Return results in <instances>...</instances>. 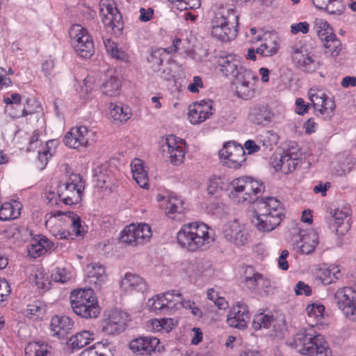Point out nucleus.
<instances>
[{
  "label": "nucleus",
  "mask_w": 356,
  "mask_h": 356,
  "mask_svg": "<svg viewBox=\"0 0 356 356\" xmlns=\"http://www.w3.org/2000/svg\"><path fill=\"white\" fill-rule=\"evenodd\" d=\"M286 345L307 356H332L327 342L323 336L312 327L300 330L293 337L288 339Z\"/></svg>",
  "instance_id": "nucleus-1"
},
{
  "label": "nucleus",
  "mask_w": 356,
  "mask_h": 356,
  "mask_svg": "<svg viewBox=\"0 0 356 356\" xmlns=\"http://www.w3.org/2000/svg\"><path fill=\"white\" fill-rule=\"evenodd\" d=\"M178 244L190 252L203 250L213 242L209 227L198 222L184 224L177 234Z\"/></svg>",
  "instance_id": "nucleus-2"
},
{
  "label": "nucleus",
  "mask_w": 356,
  "mask_h": 356,
  "mask_svg": "<svg viewBox=\"0 0 356 356\" xmlns=\"http://www.w3.org/2000/svg\"><path fill=\"white\" fill-rule=\"evenodd\" d=\"M238 26V15L234 9L220 6L214 11L211 21L213 38L223 42H229L236 37Z\"/></svg>",
  "instance_id": "nucleus-3"
},
{
  "label": "nucleus",
  "mask_w": 356,
  "mask_h": 356,
  "mask_svg": "<svg viewBox=\"0 0 356 356\" xmlns=\"http://www.w3.org/2000/svg\"><path fill=\"white\" fill-rule=\"evenodd\" d=\"M229 197L237 204H252L258 200L259 195L264 191L262 183L250 177L234 179Z\"/></svg>",
  "instance_id": "nucleus-4"
},
{
  "label": "nucleus",
  "mask_w": 356,
  "mask_h": 356,
  "mask_svg": "<svg viewBox=\"0 0 356 356\" xmlns=\"http://www.w3.org/2000/svg\"><path fill=\"white\" fill-rule=\"evenodd\" d=\"M70 298L71 307L76 315L91 318H96L99 314L100 308L92 289L74 290L71 292Z\"/></svg>",
  "instance_id": "nucleus-5"
},
{
  "label": "nucleus",
  "mask_w": 356,
  "mask_h": 356,
  "mask_svg": "<svg viewBox=\"0 0 356 356\" xmlns=\"http://www.w3.org/2000/svg\"><path fill=\"white\" fill-rule=\"evenodd\" d=\"M85 189V181L79 174H72L63 184L58 186V197L67 205L79 203Z\"/></svg>",
  "instance_id": "nucleus-6"
},
{
  "label": "nucleus",
  "mask_w": 356,
  "mask_h": 356,
  "mask_svg": "<svg viewBox=\"0 0 356 356\" xmlns=\"http://www.w3.org/2000/svg\"><path fill=\"white\" fill-rule=\"evenodd\" d=\"M71 44L82 58H90L95 52V46L87 29L81 25L74 24L69 29Z\"/></svg>",
  "instance_id": "nucleus-7"
},
{
  "label": "nucleus",
  "mask_w": 356,
  "mask_h": 356,
  "mask_svg": "<svg viewBox=\"0 0 356 356\" xmlns=\"http://www.w3.org/2000/svg\"><path fill=\"white\" fill-rule=\"evenodd\" d=\"M308 97L316 115L322 116L325 120L332 117L336 106L334 101L323 90L318 88H310Z\"/></svg>",
  "instance_id": "nucleus-8"
},
{
  "label": "nucleus",
  "mask_w": 356,
  "mask_h": 356,
  "mask_svg": "<svg viewBox=\"0 0 356 356\" xmlns=\"http://www.w3.org/2000/svg\"><path fill=\"white\" fill-rule=\"evenodd\" d=\"M99 15L105 26L111 28L114 34H120L123 29L122 16L113 0H101Z\"/></svg>",
  "instance_id": "nucleus-9"
},
{
  "label": "nucleus",
  "mask_w": 356,
  "mask_h": 356,
  "mask_svg": "<svg viewBox=\"0 0 356 356\" xmlns=\"http://www.w3.org/2000/svg\"><path fill=\"white\" fill-rule=\"evenodd\" d=\"M335 302L350 321H356V291L351 287L339 289L334 294Z\"/></svg>",
  "instance_id": "nucleus-10"
},
{
  "label": "nucleus",
  "mask_w": 356,
  "mask_h": 356,
  "mask_svg": "<svg viewBox=\"0 0 356 356\" xmlns=\"http://www.w3.org/2000/svg\"><path fill=\"white\" fill-rule=\"evenodd\" d=\"M152 236L150 227L145 223L138 225L131 224L126 227L121 234L122 242L135 247L149 241Z\"/></svg>",
  "instance_id": "nucleus-11"
},
{
  "label": "nucleus",
  "mask_w": 356,
  "mask_h": 356,
  "mask_svg": "<svg viewBox=\"0 0 356 356\" xmlns=\"http://www.w3.org/2000/svg\"><path fill=\"white\" fill-rule=\"evenodd\" d=\"M222 235L226 241L236 246L244 245L250 238L247 225L238 220L227 222L222 227Z\"/></svg>",
  "instance_id": "nucleus-12"
},
{
  "label": "nucleus",
  "mask_w": 356,
  "mask_h": 356,
  "mask_svg": "<svg viewBox=\"0 0 356 356\" xmlns=\"http://www.w3.org/2000/svg\"><path fill=\"white\" fill-rule=\"evenodd\" d=\"M234 78L237 95L244 99L252 98L255 92L254 85L258 79L257 74L244 67Z\"/></svg>",
  "instance_id": "nucleus-13"
},
{
  "label": "nucleus",
  "mask_w": 356,
  "mask_h": 356,
  "mask_svg": "<svg viewBox=\"0 0 356 356\" xmlns=\"http://www.w3.org/2000/svg\"><path fill=\"white\" fill-rule=\"evenodd\" d=\"M162 151L166 158L175 165H180L185 158V144L181 140H177L174 135H169L162 145Z\"/></svg>",
  "instance_id": "nucleus-14"
},
{
  "label": "nucleus",
  "mask_w": 356,
  "mask_h": 356,
  "mask_svg": "<svg viewBox=\"0 0 356 356\" xmlns=\"http://www.w3.org/2000/svg\"><path fill=\"white\" fill-rule=\"evenodd\" d=\"M221 159L225 161L226 165L231 168L238 169L245 161V150L241 145H237L233 142L225 143L219 151Z\"/></svg>",
  "instance_id": "nucleus-15"
},
{
  "label": "nucleus",
  "mask_w": 356,
  "mask_h": 356,
  "mask_svg": "<svg viewBox=\"0 0 356 356\" xmlns=\"http://www.w3.org/2000/svg\"><path fill=\"white\" fill-rule=\"evenodd\" d=\"M213 113V101L202 99L189 106L188 118L191 124H199L210 118Z\"/></svg>",
  "instance_id": "nucleus-16"
},
{
  "label": "nucleus",
  "mask_w": 356,
  "mask_h": 356,
  "mask_svg": "<svg viewBox=\"0 0 356 356\" xmlns=\"http://www.w3.org/2000/svg\"><path fill=\"white\" fill-rule=\"evenodd\" d=\"M102 331L107 334H116L125 330L128 316L118 309H113L106 314Z\"/></svg>",
  "instance_id": "nucleus-17"
},
{
  "label": "nucleus",
  "mask_w": 356,
  "mask_h": 356,
  "mask_svg": "<svg viewBox=\"0 0 356 356\" xmlns=\"http://www.w3.org/2000/svg\"><path fill=\"white\" fill-rule=\"evenodd\" d=\"M249 320L250 313L248 306L242 302H238L230 309L227 314V323L230 327L244 329L247 327Z\"/></svg>",
  "instance_id": "nucleus-18"
},
{
  "label": "nucleus",
  "mask_w": 356,
  "mask_h": 356,
  "mask_svg": "<svg viewBox=\"0 0 356 356\" xmlns=\"http://www.w3.org/2000/svg\"><path fill=\"white\" fill-rule=\"evenodd\" d=\"M262 41L259 47L257 48L256 52L264 57H270L275 55L279 49V38L276 33H265L263 37L258 35L252 40V42Z\"/></svg>",
  "instance_id": "nucleus-19"
},
{
  "label": "nucleus",
  "mask_w": 356,
  "mask_h": 356,
  "mask_svg": "<svg viewBox=\"0 0 356 356\" xmlns=\"http://www.w3.org/2000/svg\"><path fill=\"white\" fill-rule=\"evenodd\" d=\"M173 299V291H168L161 295H157L155 297L151 298L148 301V307L149 310L156 313H168L172 312L175 309L176 305H178Z\"/></svg>",
  "instance_id": "nucleus-20"
},
{
  "label": "nucleus",
  "mask_w": 356,
  "mask_h": 356,
  "mask_svg": "<svg viewBox=\"0 0 356 356\" xmlns=\"http://www.w3.org/2000/svg\"><path fill=\"white\" fill-rule=\"evenodd\" d=\"M292 60L296 67L305 72H314L321 66V63L307 54L305 47L294 50Z\"/></svg>",
  "instance_id": "nucleus-21"
},
{
  "label": "nucleus",
  "mask_w": 356,
  "mask_h": 356,
  "mask_svg": "<svg viewBox=\"0 0 356 356\" xmlns=\"http://www.w3.org/2000/svg\"><path fill=\"white\" fill-rule=\"evenodd\" d=\"M159 340L154 337H141L132 340L129 343L130 349L141 355H150L152 353L159 351Z\"/></svg>",
  "instance_id": "nucleus-22"
},
{
  "label": "nucleus",
  "mask_w": 356,
  "mask_h": 356,
  "mask_svg": "<svg viewBox=\"0 0 356 356\" xmlns=\"http://www.w3.org/2000/svg\"><path fill=\"white\" fill-rule=\"evenodd\" d=\"M88 129L85 126L72 127L65 136L64 143L70 148L86 147L88 143Z\"/></svg>",
  "instance_id": "nucleus-23"
},
{
  "label": "nucleus",
  "mask_w": 356,
  "mask_h": 356,
  "mask_svg": "<svg viewBox=\"0 0 356 356\" xmlns=\"http://www.w3.org/2000/svg\"><path fill=\"white\" fill-rule=\"evenodd\" d=\"M73 327V321L66 316H54L51 320L50 328L52 335L59 339L65 338L71 332Z\"/></svg>",
  "instance_id": "nucleus-24"
},
{
  "label": "nucleus",
  "mask_w": 356,
  "mask_h": 356,
  "mask_svg": "<svg viewBox=\"0 0 356 356\" xmlns=\"http://www.w3.org/2000/svg\"><path fill=\"white\" fill-rule=\"evenodd\" d=\"M220 70L227 76L235 77L244 68L241 59L234 54L221 56L218 60Z\"/></svg>",
  "instance_id": "nucleus-25"
},
{
  "label": "nucleus",
  "mask_w": 356,
  "mask_h": 356,
  "mask_svg": "<svg viewBox=\"0 0 356 356\" xmlns=\"http://www.w3.org/2000/svg\"><path fill=\"white\" fill-rule=\"evenodd\" d=\"M258 201V212L266 213L269 216L281 217L283 218L284 209L279 200L273 197H266Z\"/></svg>",
  "instance_id": "nucleus-26"
},
{
  "label": "nucleus",
  "mask_w": 356,
  "mask_h": 356,
  "mask_svg": "<svg viewBox=\"0 0 356 356\" xmlns=\"http://www.w3.org/2000/svg\"><path fill=\"white\" fill-rule=\"evenodd\" d=\"M299 156L300 152L298 147L288 149L283 152L277 167L279 166L280 170L285 174L292 172L299 163Z\"/></svg>",
  "instance_id": "nucleus-27"
},
{
  "label": "nucleus",
  "mask_w": 356,
  "mask_h": 356,
  "mask_svg": "<svg viewBox=\"0 0 356 356\" xmlns=\"http://www.w3.org/2000/svg\"><path fill=\"white\" fill-rule=\"evenodd\" d=\"M273 112L265 106L254 105L250 107L248 120L257 125H266L273 118Z\"/></svg>",
  "instance_id": "nucleus-28"
},
{
  "label": "nucleus",
  "mask_w": 356,
  "mask_h": 356,
  "mask_svg": "<svg viewBox=\"0 0 356 356\" xmlns=\"http://www.w3.org/2000/svg\"><path fill=\"white\" fill-rule=\"evenodd\" d=\"M160 206L163 207L168 217L177 220L181 219L185 211L183 200L175 195H169L165 205L163 206V204H161Z\"/></svg>",
  "instance_id": "nucleus-29"
},
{
  "label": "nucleus",
  "mask_w": 356,
  "mask_h": 356,
  "mask_svg": "<svg viewBox=\"0 0 356 356\" xmlns=\"http://www.w3.org/2000/svg\"><path fill=\"white\" fill-rule=\"evenodd\" d=\"M88 282L97 287H100L106 280L105 268L99 263L88 264L86 268Z\"/></svg>",
  "instance_id": "nucleus-30"
},
{
  "label": "nucleus",
  "mask_w": 356,
  "mask_h": 356,
  "mask_svg": "<svg viewBox=\"0 0 356 356\" xmlns=\"http://www.w3.org/2000/svg\"><path fill=\"white\" fill-rule=\"evenodd\" d=\"M121 288L127 293L132 291L143 292L147 290V286L144 279L140 276L127 273L120 283Z\"/></svg>",
  "instance_id": "nucleus-31"
},
{
  "label": "nucleus",
  "mask_w": 356,
  "mask_h": 356,
  "mask_svg": "<svg viewBox=\"0 0 356 356\" xmlns=\"http://www.w3.org/2000/svg\"><path fill=\"white\" fill-rule=\"evenodd\" d=\"M282 219L281 217L258 212L253 222L258 230L271 232L280 224Z\"/></svg>",
  "instance_id": "nucleus-32"
},
{
  "label": "nucleus",
  "mask_w": 356,
  "mask_h": 356,
  "mask_svg": "<svg viewBox=\"0 0 356 356\" xmlns=\"http://www.w3.org/2000/svg\"><path fill=\"white\" fill-rule=\"evenodd\" d=\"M64 214V213L57 211L55 212H51L47 215L49 216V218L46 220V225L51 222L52 218H56L57 216ZM65 215L69 219L71 224V228L74 232V235L76 236H83L86 231L84 227L81 225V220L80 217L74 214L73 212L65 213Z\"/></svg>",
  "instance_id": "nucleus-33"
},
{
  "label": "nucleus",
  "mask_w": 356,
  "mask_h": 356,
  "mask_svg": "<svg viewBox=\"0 0 356 356\" xmlns=\"http://www.w3.org/2000/svg\"><path fill=\"white\" fill-rule=\"evenodd\" d=\"M133 179L143 188L149 187V179L144 163L140 159H134L131 163Z\"/></svg>",
  "instance_id": "nucleus-34"
},
{
  "label": "nucleus",
  "mask_w": 356,
  "mask_h": 356,
  "mask_svg": "<svg viewBox=\"0 0 356 356\" xmlns=\"http://www.w3.org/2000/svg\"><path fill=\"white\" fill-rule=\"evenodd\" d=\"M52 245L53 243L47 237L38 236L28 246V254L33 258L39 257L51 248Z\"/></svg>",
  "instance_id": "nucleus-35"
},
{
  "label": "nucleus",
  "mask_w": 356,
  "mask_h": 356,
  "mask_svg": "<svg viewBox=\"0 0 356 356\" xmlns=\"http://www.w3.org/2000/svg\"><path fill=\"white\" fill-rule=\"evenodd\" d=\"M26 356H54L53 348L42 341L29 342L25 347Z\"/></svg>",
  "instance_id": "nucleus-36"
},
{
  "label": "nucleus",
  "mask_w": 356,
  "mask_h": 356,
  "mask_svg": "<svg viewBox=\"0 0 356 356\" xmlns=\"http://www.w3.org/2000/svg\"><path fill=\"white\" fill-rule=\"evenodd\" d=\"M349 214L350 209L348 208L334 210L332 217L334 221L335 231L337 234L343 235L348 231L350 225L347 218Z\"/></svg>",
  "instance_id": "nucleus-37"
},
{
  "label": "nucleus",
  "mask_w": 356,
  "mask_h": 356,
  "mask_svg": "<svg viewBox=\"0 0 356 356\" xmlns=\"http://www.w3.org/2000/svg\"><path fill=\"white\" fill-rule=\"evenodd\" d=\"M318 244V237L314 231H309L306 234L301 235L300 241V252L305 254H309L314 252Z\"/></svg>",
  "instance_id": "nucleus-38"
},
{
  "label": "nucleus",
  "mask_w": 356,
  "mask_h": 356,
  "mask_svg": "<svg viewBox=\"0 0 356 356\" xmlns=\"http://www.w3.org/2000/svg\"><path fill=\"white\" fill-rule=\"evenodd\" d=\"M22 205L19 202H5L0 207V220L8 221L18 218Z\"/></svg>",
  "instance_id": "nucleus-39"
},
{
  "label": "nucleus",
  "mask_w": 356,
  "mask_h": 356,
  "mask_svg": "<svg viewBox=\"0 0 356 356\" xmlns=\"http://www.w3.org/2000/svg\"><path fill=\"white\" fill-rule=\"evenodd\" d=\"M307 321L312 327L324 323L325 307L323 305L312 304L307 307Z\"/></svg>",
  "instance_id": "nucleus-40"
},
{
  "label": "nucleus",
  "mask_w": 356,
  "mask_h": 356,
  "mask_svg": "<svg viewBox=\"0 0 356 356\" xmlns=\"http://www.w3.org/2000/svg\"><path fill=\"white\" fill-rule=\"evenodd\" d=\"M109 108L110 116L115 122H125L132 115L130 108L126 105L111 103Z\"/></svg>",
  "instance_id": "nucleus-41"
},
{
  "label": "nucleus",
  "mask_w": 356,
  "mask_h": 356,
  "mask_svg": "<svg viewBox=\"0 0 356 356\" xmlns=\"http://www.w3.org/2000/svg\"><path fill=\"white\" fill-rule=\"evenodd\" d=\"M93 334L89 331H82L72 336L69 340V344L74 350H79L90 343L93 340Z\"/></svg>",
  "instance_id": "nucleus-42"
},
{
  "label": "nucleus",
  "mask_w": 356,
  "mask_h": 356,
  "mask_svg": "<svg viewBox=\"0 0 356 356\" xmlns=\"http://www.w3.org/2000/svg\"><path fill=\"white\" fill-rule=\"evenodd\" d=\"M275 318L270 314L259 313L254 316L252 321V327L258 330L262 328L268 329L274 323Z\"/></svg>",
  "instance_id": "nucleus-43"
},
{
  "label": "nucleus",
  "mask_w": 356,
  "mask_h": 356,
  "mask_svg": "<svg viewBox=\"0 0 356 356\" xmlns=\"http://www.w3.org/2000/svg\"><path fill=\"white\" fill-rule=\"evenodd\" d=\"M341 276V272L337 266H330L322 270L320 279L323 284L327 285L338 280Z\"/></svg>",
  "instance_id": "nucleus-44"
},
{
  "label": "nucleus",
  "mask_w": 356,
  "mask_h": 356,
  "mask_svg": "<svg viewBox=\"0 0 356 356\" xmlns=\"http://www.w3.org/2000/svg\"><path fill=\"white\" fill-rule=\"evenodd\" d=\"M104 47L107 53L113 58L121 60H127V56L126 53L122 49L118 48L117 44L111 39H106L104 40Z\"/></svg>",
  "instance_id": "nucleus-45"
},
{
  "label": "nucleus",
  "mask_w": 356,
  "mask_h": 356,
  "mask_svg": "<svg viewBox=\"0 0 356 356\" xmlns=\"http://www.w3.org/2000/svg\"><path fill=\"white\" fill-rule=\"evenodd\" d=\"M120 81L115 76H111L102 83V90L106 95L113 97L119 94Z\"/></svg>",
  "instance_id": "nucleus-46"
},
{
  "label": "nucleus",
  "mask_w": 356,
  "mask_h": 356,
  "mask_svg": "<svg viewBox=\"0 0 356 356\" xmlns=\"http://www.w3.org/2000/svg\"><path fill=\"white\" fill-rule=\"evenodd\" d=\"M46 312L45 305L39 300L35 301L28 305L26 309V315L29 318L33 320L41 318Z\"/></svg>",
  "instance_id": "nucleus-47"
},
{
  "label": "nucleus",
  "mask_w": 356,
  "mask_h": 356,
  "mask_svg": "<svg viewBox=\"0 0 356 356\" xmlns=\"http://www.w3.org/2000/svg\"><path fill=\"white\" fill-rule=\"evenodd\" d=\"M177 321L174 318H161L152 321V328L155 332L164 331L169 332L176 325Z\"/></svg>",
  "instance_id": "nucleus-48"
},
{
  "label": "nucleus",
  "mask_w": 356,
  "mask_h": 356,
  "mask_svg": "<svg viewBox=\"0 0 356 356\" xmlns=\"http://www.w3.org/2000/svg\"><path fill=\"white\" fill-rule=\"evenodd\" d=\"M244 274L246 286L252 291H257L260 273L254 272V269L250 266L246 268Z\"/></svg>",
  "instance_id": "nucleus-49"
},
{
  "label": "nucleus",
  "mask_w": 356,
  "mask_h": 356,
  "mask_svg": "<svg viewBox=\"0 0 356 356\" xmlns=\"http://www.w3.org/2000/svg\"><path fill=\"white\" fill-rule=\"evenodd\" d=\"M95 177L101 187L108 186V184L112 182L111 177L108 173L107 166L102 165L95 169Z\"/></svg>",
  "instance_id": "nucleus-50"
},
{
  "label": "nucleus",
  "mask_w": 356,
  "mask_h": 356,
  "mask_svg": "<svg viewBox=\"0 0 356 356\" xmlns=\"http://www.w3.org/2000/svg\"><path fill=\"white\" fill-rule=\"evenodd\" d=\"M227 182L223 178L213 176L210 178L207 190L209 194L218 195L227 186Z\"/></svg>",
  "instance_id": "nucleus-51"
},
{
  "label": "nucleus",
  "mask_w": 356,
  "mask_h": 356,
  "mask_svg": "<svg viewBox=\"0 0 356 356\" xmlns=\"http://www.w3.org/2000/svg\"><path fill=\"white\" fill-rule=\"evenodd\" d=\"M323 45L325 49V53L330 54L332 57L337 56L341 50V41L336 38L334 34L333 38L330 37L327 39L324 42Z\"/></svg>",
  "instance_id": "nucleus-52"
},
{
  "label": "nucleus",
  "mask_w": 356,
  "mask_h": 356,
  "mask_svg": "<svg viewBox=\"0 0 356 356\" xmlns=\"http://www.w3.org/2000/svg\"><path fill=\"white\" fill-rule=\"evenodd\" d=\"M73 277L72 271L65 268H56L51 275V279L56 282L66 283Z\"/></svg>",
  "instance_id": "nucleus-53"
},
{
  "label": "nucleus",
  "mask_w": 356,
  "mask_h": 356,
  "mask_svg": "<svg viewBox=\"0 0 356 356\" xmlns=\"http://www.w3.org/2000/svg\"><path fill=\"white\" fill-rule=\"evenodd\" d=\"M313 4L318 9H325L328 13L334 14L335 5L340 4L341 0H312Z\"/></svg>",
  "instance_id": "nucleus-54"
},
{
  "label": "nucleus",
  "mask_w": 356,
  "mask_h": 356,
  "mask_svg": "<svg viewBox=\"0 0 356 356\" xmlns=\"http://www.w3.org/2000/svg\"><path fill=\"white\" fill-rule=\"evenodd\" d=\"M35 284L38 289L47 291L50 289L51 282L48 276L43 270H38L34 274Z\"/></svg>",
  "instance_id": "nucleus-55"
},
{
  "label": "nucleus",
  "mask_w": 356,
  "mask_h": 356,
  "mask_svg": "<svg viewBox=\"0 0 356 356\" xmlns=\"http://www.w3.org/2000/svg\"><path fill=\"white\" fill-rule=\"evenodd\" d=\"M180 10L196 9L200 7V0H168Z\"/></svg>",
  "instance_id": "nucleus-56"
},
{
  "label": "nucleus",
  "mask_w": 356,
  "mask_h": 356,
  "mask_svg": "<svg viewBox=\"0 0 356 356\" xmlns=\"http://www.w3.org/2000/svg\"><path fill=\"white\" fill-rule=\"evenodd\" d=\"M321 25L320 29L316 31L318 36L321 40L325 42L330 37H334L332 29L326 22H321Z\"/></svg>",
  "instance_id": "nucleus-57"
},
{
  "label": "nucleus",
  "mask_w": 356,
  "mask_h": 356,
  "mask_svg": "<svg viewBox=\"0 0 356 356\" xmlns=\"http://www.w3.org/2000/svg\"><path fill=\"white\" fill-rule=\"evenodd\" d=\"M177 298H178L179 301L178 300H175V302H177L179 304L175 305V309H173V311H176V310L180 309L181 307H184L186 309H191L195 305V302H192V301H191L189 300H183L182 298H181V295L179 293H177L175 291H173V299H174V300H177Z\"/></svg>",
  "instance_id": "nucleus-58"
},
{
  "label": "nucleus",
  "mask_w": 356,
  "mask_h": 356,
  "mask_svg": "<svg viewBox=\"0 0 356 356\" xmlns=\"http://www.w3.org/2000/svg\"><path fill=\"white\" fill-rule=\"evenodd\" d=\"M10 284L5 279H0V302L5 301L10 294Z\"/></svg>",
  "instance_id": "nucleus-59"
},
{
  "label": "nucleus",
  "mask_w": 356,
  "mask_h": 356,
  "mask_svg": "<svg viewBox=\"0 0 356 356\" xmlns=\"http://www.w3.org/2000/svg\"><path fill=\"white\" fill-rule=\"evenodd\" d=\"M295 293L297 296L305 295L309 296L312 295L311 287L302 281H299L294 289Z\"/></svg>",
  "instance_id": "nucleus-60"
},
{
  "label": "nucleus",
  "mask_w": 356,
  "mask_h": 356,
  "mask_svg": "<svg viewBox=\"0 0 356 356\" xmlns=\"http://www.w3.org/2000/svg\"><path fill=\"white\" fill-rule=\"evenodd\" d=\"M204 88L202 79L199 76L193 78L192 81L188 85L187 89L193 93L199 92L201 88Z\"/></svg>",
  "instance_id": "nucleus-61"
},
{
  "label": "nucleus",
  "mask_w": 356,
  "mask_h": 356,
  "mask_svg": "<svg viewBox=\"0 0 356 356\" xmlns=\"http://www.w3.org/2000/svg\"><path fill=\"white\" fill-rule=\"evenodd\" d=\"M56 142L55 140H49L47 143V149L43 152H38V159L41 161L42 164L46 165L48 161V154L51 156L52 153L50 152V149L52 146L56 145Z\"/></svg>",
  "instance_id": "nucleus-62"
},
{
  "label": "nucleus",
  "mask_w": 356,
  "mask_h": 356,
  "mask_svg": "<svg viewBox=\"0 0 356 356\" xmlns=\"http://www.w3.org/2000/svg\"><path fill=\"white\" fill-rule=\"evenodd\" d=\"M309 25L307 22H299L291 26V32L297 34L299 32L307 33L309 31Z\"/></svg>",
  "instance_id": "nucleus-63"
},
{
  "label": "nucleus",
  "mask_w": 356,
  "mask_h": 356,
  "mask_svg": "<svg viewBox=\"0 0 356 356\" xmlns=\"http://www.w3.org/2000/svg\"><path fill=\"white\" fill-rule=\"evenodd\" d=\"M277 140V135L272 131H268L264 136L263 145L266 147L271 146L273 144H276Z\"/></svg>",
  "instance_id": "nucleus-64"
}]
</instances>
